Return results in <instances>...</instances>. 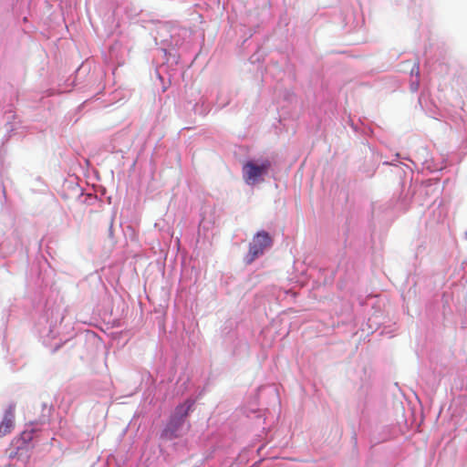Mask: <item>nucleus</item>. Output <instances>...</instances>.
Returning <instances> with one entry per match:
<instances>
[{
  "label": "nucleus",
  "mask_w": 467,
  "mask_h": 467,
  "mask_svg": "<svg viewBox=\"0 0 467 467\" xmlns=\"http://www.w3.org/2000/svg\"><path fill=\"white\" fill-rule=\"evenodd\" d=\"M271 167L269 161H264L261 164L247 161L243 167V176L248 184H255L260 177L268 172Z\"/></svg>",
  "instance_id": "nucleus-1"
},
{
  "label": "nucleus",
  "mask_w": 467,
  "mask_h": 467,
  "mask_svg": "<svg viewBox=\"0 0 467 467\" xmlns=\"http://www.w3.org/2000/svg\"><path fill=\"white\" fill-rule=\"evenodd\" d=\"M272 238L265 231L258 232L253 238L252 243L249 245L248 255L249 261H254L256 257L263 254L265 249L272 245Z\"/></svg>",
  "instance_id": "nucleus-2"
},
{
  "label": "nucleus",
  "mask_w": 467,
  "mask_h": 467,
  "mask_svg": "<svg viewBox=\"0 0 467 467\" xmlns=\"http://www.w3.org/2000/svg\"><path fill=\"white\" fill-rule=\"evenodd\" d=\"M15 428V410L8 407L3 413L0 421V436L9 434Z\"/></svg>",
  "instance_id": "nucleus-3"
},
{
  "label": "nucleus",
  "mask_w": 467,
  "mask_h": 467,
  "mask_svg": "<svg viewBox=\"0 0 467 467\" xmlns=\"http://www.w3.org/2000/svg\"><path fill=\"white\" fill-rule=\"evenodd\" d=\"M193 402L191 400H187L184 403L176 407L170 421V425L176 429L182 420L188 415L189 411L192 410Z\"/></svg>",
  "instance_id": "nucleus-4"
}]
</instances>
